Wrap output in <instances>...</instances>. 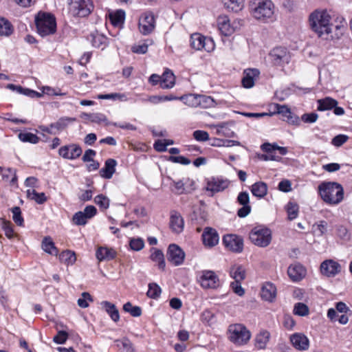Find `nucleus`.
I'll return each instance as SVG.
<instances>
[{"mask_svg": "<svg viewBox=\"0 0 352 352\" xmlns=\"http://www.w3.org/2000/svg\"><path fill=\"white\" fill-rule=\"evenodd\" d=\"M331 15L325 9H317L309 16L311 30L320 37L329 35L331 32Z\"/></svg>", "mask_w": 352, "mask_h": 352, "instance_id": "1", "label": "nucleus"}, {"mask_svg": "<svg viewBox=\"0 0 352 352\" xmlns=\"http://www.w3.org/2000/svg\"><path fill=\"white\" fill-rule=\"evenodd\" d=\"M318 192L321 199L329 205H337L344 198L343 188L337 182L321 183L318 186Z\"/></svg>", "mask_w": 352, "mask_h": 352, "instance_id": "2", "label": "nucleus"}, {"mask_svg": "<svg viewBox=\"0 0 352 352\" xmlns=\"http://www.w3.org/2000/svg\"><path fill=\"white\" fill-rule=\"evenodd\" d=\"M250 10L254 19L262 22H267L273 18L274 5L271 0H252Z\"/></svg>", "mask_w": 352, "mask_h": 352, "instance_id": "3", "label": "nucleus"}, {"mask_svg": "<svg viewBox=\"0 0 352 352\" xmlns=\"http://www.w3.org/2000/svg\"><path fill=\"white\" fill-rule=\"evenodd\" d=\"M37 32L41 36L54 34L56 31V21L54 16L50 13L38 12L35 16Z\"/></svg>", "mask_w": 352, "mask_h": 352, "instance_id": "4", "label": "nucleus"}, {"mask_svg": "<svg viewBox=\"0 0 352 352\" xmlns=\"http://www.w3.org/2000/svg\"><path fill=\"white\" fill-rule=\"evenodd\" d=\"M228 333L229 340L236 346L246 344L251 338L250 331L245 325L240 323L230 324Z\"/></svg>", "mask_w": 352, "mask_h": 352, "instance_id": "5", "label": "nucleus"}, {"mask_svg": "<svg viewBox=\"0 0 352 352\" xmlns=\"http://www.w3.org/2000/svg\"><path fill=\"white\" fill-rule=\"evenodd\" d=\"M249 238L254 245L261 248H265L271 243L272 232L264 226H256L250 232Z\"/></svg>", "mask_w": 352, "mask_h": 352, "instance_id": "6", "label": "nucleus"}, {"mask_svg": "<svg viewBox=\"0 0 352 352\" xmlns=\"http://www.w3.org/2000/svg\"><path fill=\"white\" fill-rule=\"evenodd\" d=\"M190 45L196 50H205L207 52H212L215 48L213 39L204 36L199 33L192 34L190 36Z\"/></svg>", "mask_w": 352, "mask_h": 352, "instance_id": "7", "label": "nucleus"}, {"mask_svg": "<svg viewBox=\"0 0 352 352\" xmlns=\"http://www.w3.org/2000/svg\"><path fill=\"white\" fill-rule=\"evenodd\" d=\"M94 10V4L91 0H74L71 4L69 10L74 16L85 17Z\"/></svg>", "mask_w": 352, "mask_h": 352, "instance_id": "8", "label": "nucleus"}, {"mask_svg": "<svg viewBox=\"0 0 352 352\" xmlns=\"http://www.w3.org/2000/svg\"><path fill=\"white\" fill-rule=\"evenodd\" d=\"M230 181L223 177H211L206 179V190L210 196L222 192L228 188Z\"/></svg>", "mask_w": 352, "mask_h": 352, "instance_id": "9", "label": "nucleus"}, {"mask_svg": "<svg viewBox=\"0 0 352 352\" xmlns=\"http://www.w3.org/2000/svg\"><path fill=\"white\" fill-rule=\"evenodd\" d=\"M261 149L265 152L259 156V159L263 161L275 160L278 161L280 158L279 155H276L278 153L280 155L286 154V148L278 146L276 144H271L270 143H264L261 145Z\"/></svg>", "mask_w": 352, "mask_h": 352, "instance_id": "10", "label": "nucleus"}, {"mask_svg": "<svg viewBox=\"0 0 352 352\" xmlns=\"http://www.w3.org/2000/svg\"><path fill=\"white\" fill-rule=\"evenodd\" d=\"M76 120L74 118L62 117L59 118L56 122L51 123L49 126L41 125L38 126L39 129L45 133L56 135V133L63 131L67 126Z\"/></svg>", "mask_w": 352, "mask_h": 352, "instance_id": "11", "label": "nucleus"}, {"mask_svg": "<svg viewBox=\"0 0 352 352\" xmlns=\"http://www.w3.org/2000/svg\"><path fill=\"white\" fill-rule=\"evenodd\" d=\"M225 247L234 253H241L243 250V239L234 234H226L223 237Z\"/></svg>", "mask_w": 352, "mask_h": 352, "instance_id": "12", "label": "nucleus"}, {"mask_svg": "<svg viewBox=\"0 0 352 352\" xmlns=\"http://www.w3.org/2000/svg\"><path fill=\"white\" fill-rule=\"evenodd\" d=\"M199 281L204 289H216L219 286V277L210 270L201 272Z\"/></svg>", "mask_w": 352, "mask_h": 352, "instance_id": "13", "label": "nucleus"}, {"mask_svg": "<svg viewBox=\"0 0 352 352\" xmlns=\"http://www.w3.org/2000/svg\"><path fill=\"white\" fill-rule=\"evenodd\" d=\"M82 153V148L76 144H69L60 147L58 155L65 160H74L78 158Z\"/></svg>", "mask_w": 352, "mask_h": 352, "instance_id": "14", "label": "nucleus"}, {"mask_svg": "<svg viewBox=\"0 0 352 352\" xmlns=\"http://www.w3.org/2000/svg\"><path fill=\"white\" fill-rule=\"evenodd\" d=\"M184 252L176 244H170L167 250L168 261L174 266L181 265L184 261Z\"/></svg>", "mask_w": 352, "mask_h": 352, "instance_id": "15", "label": "nucleus"}, {"mask_svg": "<svg viewBox=\"0 0 352 352\" xmlns=\"http://www.w3.org/2000/svg\"><path fill=\"white\" fill-rule=\"evenodd\" d=\"M201 241L206 248H211L219 243V236L214 228L206 227L201 234Z\"/></svg>", "mask_w": 352, "mask_h": 352, "instance_id": "16", "label": "nucleus"}, {"mask_svg": "<svg viewBox=\"0 0 352 352\" xmlns=\"http://www.w3.org/2000/svg\"><path fill=\"white\" fill-rule=\"evenodd\" d=\"M155 21L151 12L144 13L139 21V30L144 35L150 34L155 28Z\"/></svg>", "mask_w": 352, "mask_h": 352, "instance_id": "17", "label": "nucleus"}, {"mask_svg": "<svg viewBox=\"0 0 352 352\" xmlns=\"http://www.w3.org/2000/svg\"><path fill=\"white\" fill-rule=\"evenodd\" d=\"M287 275L295 283L301 281L307 275V270L302 264L295 263L287 268Z\"/></svg>", "mask_w": 352, "mask_h": 352, "instance_id": "18", "label": "nucleus"}, {"mask_svg": "<svg viewBox=\"0 0 352 352\" xmlns=\"http://www.w3.org/2000/svg\"><path fill=\"white\" fill-rule=\"evenodd\" d=\"M237 202L242 206L237 211V215L241 218L247 217L251 212L250 196L248 192H241L237 196Z\"/></svg>", "mask_w": 352, "mask_h": 352, "instance_id": "19", "label": "nucleus"}, {"mask_svg": "<svg viewBox=\"0 0 352 352\" xmlns=\"http://www.w3.org/2000/svg\"><path fill=\"white\" fill-rule=\"evenodd\" d=\"M174 189L173 192L177 195L190 192L195 189V183L188 178H184L178 181H173Z\"/></svg>", "mask_w": 352, "mask_h": 352, "instance_id": "20", "label": "nucleus"}, {"mask_svg": "<svg viewBox=\"0 0 352 352\" xmlns=\"http://www.w3.org/2000/svg\"><path fill=\"white\" fill-rule=\"evenodd\" d=\"M340 265L333 261L327 260L320 265L321 273L328 277H333L340 272Z\"/></svg>", "mask_w": 352, "mask_h": 352, "instance_id": "21", "label": "nucleus"}, {"mask_svg": "<svg viewBox=\"0 0 352 352\" xmlns=\"http://www.w3.org/2000/svg\"><path fill=\"white\" fill-rule=\"evenodd\" d=\"M170 228L175 234H179L184 230V221L179 212L173 210L170 212Z\"/></svg>", "mask_w": 352, "mask_h": 352, "instance_id": "22", "label": "nucleus"}, {"mask_svg": "<svg viewBox=\"0 0 352 352\" xmlns=\"http://www.w3.org/2000/svg\"><path fill=\"white\" fill-rule=\"evenodd\" d=\"M260 72L257 69H246L243 72V77L241 80L244 88L250 89L254 87L255 80L258 78Z\"/></svg>", "mask_w": 352, "mask_h": 352, "instance_id": "23", "label": "nucleus"}, {"mask_svg": "<svg viewBox=\"0 0 352 352\" xmlns=\"http://www.w3.org/2000/svg\"><path fill=\"white\" fill-rule=\"evenodd\" d=\"M290 341L294 347L299 351H305L309 346V339L301 333H296L290 337Z\"/></svg>", "mask_w": 352, "mask_h": 352, "instance_id": "24", "label": "nucleus"}, {"mask_svg": "<svg viewBox=\"0 0 352 352\" xmlns=\"http://www.w3.org/2000/svg\"><path fill=\"white\" fill-rule=\"evenodd\" d=\"M217 25L221 34L224 36H230L234 28L231 25L230 19L226 15L219 16L217 19Z\"/></svg>", "mask_w": 352, "mask_h": 352, "instance_id": "25", "label": "nucleus"}, {"mask_svg": "<svg viewBox=\"0 0 352 352\" xmlns=\"http://www.w3.org/2000/svg\"><path fill=\"white\" fill-rule=\"evenodd\" d=\"M270 56L274 65L283 67L286 57V49L283 47H276L271 51Z\"/></svg>", "mask_w": 352, "mask_h": 352, "instance_id": "26", "label": "nucleus"}, {"mask_svg": "<svg viewBox=\"0 0 352 352\" xmlns=\"http://www.w3.org/2000/svg\"><path fill=\"white\" fill-rule=\"evenodd\" d=\"M160 87L164 89H171L175 84V77L173 72L166 69L160 76Z\"/></svg>", "mask_w": 352, "mask_h": 352, "instance_id": "27", "label": "nucleus"}, {"mask_svg": "<svg viewBox=\"0 0 352 352\" xmlns=\"http://www.w3.org/2000/svg\"><path fill=\"white\" fill-rule=\"evenodd\" d=\"M276 295V288L274 285L270 283H265L261 292V296L263 300L268 302H272Z\"/></svg>", "mask_w": 352, "mask_h": 352, "instance_id": "28", "label": "nucleus"}, {"mask_svg": "<svg viewBox=\"0 0 352 352\" xmlns=\"http://www.w3.org/2000/svg\"><path fill=\"white\" fill-rule=\"evenodd\" d=\"M151 260L157 264L159 270L164 272L166 268V262L162 251L157 248H152L151 249Z\"/></svg>", "mask_w": 352, "mask_h": 352, "instance_id": "29", "label": "nucleus"}, {"mask_svg": "<svg viewBox=\"0 0 352 352\" xmlns=\"http://www.w3.org/2000/svg\"><path fill=\"white\" fill-rule=\"evenodd\" d=\"M117 162L114 159H108L104 163V166L100 169V175L105 179H111L116 172Z\"/></svg>", "mask_w": 352, "mask_h": 352, "instance_id": "30", "label": "nucleus"}, {"mask_svg": "<svg viewBox=\"0 0 352 352\" xmlns=\"http://www.w3.org/2000/svg\"><path fill=\"white\" fill-rule=\"evenodd\" d=\"M81 118L94 123L100 124L103 122L106 125H111V122L108 121L107 117L101 113H82Z\"/></svg>", "mask_w": 352, "mask_h": 352, "instance_id": "31", "label": "nucleus"}, {"mask_svg": "<svg viewBox=\"0 0 352 352\" xmlns=\"http://www.w3.org/2000/svg\"><path fill=\"white\" fill-rule=\"evenodd\" d=\"M90 40L92 46L103 50L108 45V38L103 34L98 33H91L90 34Z\"/></svg>", "mask_w": 352, "mask_h": 352, "instance_id": "32", "label": "nucleus"}, {"mask_svg": "<svg viewBox=\"0 0 352 352\" xmlns=\"http://www.w3.org/2000/svg\"><path fill=\"white\" fill-rule=\"evenodd\" d=\"M0 174L2 179L6 181H10L11 185L16 184L17 176L16 169L0 166Z\"/></svg>", "mask_w": 352, "mask_h": 352, "instance_id": "33", "label": "nucleus"}, {"mask_svg": "<svg viewBox=\"0 0 352 352\" xmlns=\"http://www.w3.org/2000/svg\"><path fill=\"white\" fill-rule=\"evenodd\" d=\"M101 305L105 309V311L108 314V315L113 321L116 322L119 321V311L114 304L105 300L101 302Z\"/></svg>", "mask_w": 352, "mask_h": 352, "instance_id": "34", "label": "nucleus"}, {"mask_svg": "<svg viewBox=\"0 0 352 352\" xmlns=\"http://www.w3.org/2000/svg\"><path fill=\"white\" fill-rule=\"evenodd\" d=\"M250 190L254 196L261 199L267 195V186L265 182H258L252 185Z\"/></svg>", "mask_w": 352, "mask_h": 352, "instance_id": "35", "label": "nucleus"}, {"mask_svg": "<svg viewBox=\"0 0 352 352\" xmlns=\"http://www.w3.org/2000/svg\"><path fill=\"white\" fill-rule=\"evenodd\" d=\"M270 338V333L266 330L261 331L255 337V346L260 349L266 347Z\"/></svg>", "mask_w": 352, "mask_h": 352, "instance_id": "36", "label": "nucleus"}, {"mask_svg": "<svg viewBox=\"0 0 352 352\" xmlns=\"http://www.w3.org/2000/svg\"><path fill=\"white\" fill-rule=\"evenodd\" d=\"M96 256L100 261H109L115 258L116 252L113 249L100 247L97 250Z\"/></svg>", "mask_w": 352, "mask_h": 352, "instance_id": "37", "label": "nucleus"}, {"mask_svg": "<svg viewBox=\"0 0 352 352\" xmlns=\"http://www.w3.org/2000/svg\"><path fill=\"white\" fill-rule=\"evenodd\" d=\"M230 276L236 281H242L245 278V270L241 265L235 264L230 269Z\"/></svg>", "mask_w": 352, "mask_h": 352, "instance_id": "38", "label": "nucleus"}, {"mask_svg": "<svg viewBox=\"0 0 352 352\" xmlns=\"http://www.w3.org/2000/svg\"><path fill=\"white\" fill-rule=\"evenodd\" d=\"M41 248L44 252L51 255H57L58 253V250L50 236L43 238Z\"/></svg>", "mask_w": 352, "mask_h": 352, "instance_id": "39", "label": "nucleus"}, {"mask_svg": "<svg viewBox=\"0 0 352 352\" xmlns=\"http://www.w3.org/2000/svg\"><path fill=\"white\" fill-rule=\"evenodd\" d=\"M109 19L113 26L121 27L124 22L125 12L122 10H118L109 14Z\"/></svg>", "mask_w": 352, "mask_h": 352, "instance_id": "40", "label": "nucleus"}, {"mask_svg": "<svg viewBox=\"0 0 352 352\" xmlns=\"http://www.w3.org/2000/svg\"><path fill=\"white\" fill-rule=\"evenodd\" d=\"M318 110L322 111L330 110L338 104V102L330 97H326L323 99L318 100Z\"/></svg>", "mask_w": 352, "mask_h": 352, "instance_id": "41", "label": "nucleus"}, {"mask_svg": "<svg viewBox=\"0 0 352 352\" xmlns=\"http://www.w3.org/2000/svg\"><path fill=\"white\" fill-rule=\"evenodd\" d=\"M14 31V28L10 21L4 17H0V36H9Z\"/></svg>", "mask_w": 352, "mask_h": 352, "instance_id": "42", "label": "nucleus"}, {"mask_svg": "<svg viewBox=\"0 0 352 352\" xmlns=\"http://www.w3.org/2000/svg\"><path fill=\"white\" fill-rule=\"evenodd\" d=\"M115 344L120 352H133L134 351L133 344L128 338L116 340Z\"/></svg>", "mask_w": 352, "mask_h": 352, "instance_id": "43", "label": "nucleus"}, {"mask_svg": "<svg viewBox=\"0 0 352 352\" xmlns=\"http://www.w3.org/2000/svg\"><path fill=\"white\" fill-rule=\"evenodd\" d=\"M199 94H189L179 97V100L190 107H199Z\"/></svg>", "mask_w": 352, "mask_h": 352, "instance_id": "44", "label": "nucleus"}, {"mask_svg": "<svg viewBox=\"0 0 352 352\" xmlns=\"http://www.w3.org/2000/svg\"><path fill=\"white\" fill-rule=\"evenodd\" d=\"M212 127L216 129V134L218 135H223L228 138L234 136V133L228 127V124L226 122L212 125Z\"/></svg>", "mask_w": 352, "mask_h": 352, "instance_id": "45", "label": "nucleus"}, {"mask_svg": "<svg viewBox=\"0 0 352 352\" xmlns=\"http://www.w3.org/2000/svg\"><path fill=\"white\" fill-rule=\"evenodd\" d=\"M97 98L99 100H112L122 102L127 101L128 98L124 93H111L107 94H98Z\"/></svg>", "mask_w": 352, "mask_h": 352, "instance_id": "46", "label": "nucleus"}, {"mask_svg": "<svg viewBox=\"0 0 352 352\" xmlns=\"http://www.w3.org/2000/svg\"><path fill=\"white\" fill-rule=\"evenodd\" d=\"M27 196L38 204H43L47 201V197L44 192H38L34 189H28Z\"/></svg>", "mask_w": 352, "mask_h": 352, "instance_id": "47", "label": "nucleus"}, {"mask_svg": "<svg viewBox=\"0 0 352 352\" xmlns=\"http://www.w3.org/2000/svg\"><path fill=\"white\" fill-rule=\"evenodd\" d=\"M225 7L233 12L241 10L243 8L244 0H222Z\"/></svg>", "mask_w": 352, "mask_h": 352, "instance_id": "48", "label": "nucleus"}, {"mask_svg": "<svg viewBox=\"0 0 352 352\" xmlns=\"http://www.w3.org/2000/svg\"><path fill=\"white\" fill-rule=\"evenodd\" d=\"M59 259L62 263L69 265H73L75 263L76 258L74 252L71 250H65L60 253Z\"/></svg>", "mask_w": 352, "mask_h": 352, "instance_id": "49", "label": "nucleus"}, {"mask_svg": "<svg viewBox=\"0 0 352 352\" xmlns=\"http://www.w3.org/2000/svg\"><path fill=\"white\" fill-rule=\"evenodd\" d=\"M18 137L21 142L31 144H37L40 140L36 134L27 131L19 133Z\"/></svg>", "mask_w": 352, "mask_h": 352, "instance_id": "50", "label": "nucleus"}, {"mask_svg": "<svg viewBox=\"0 0 352 352\" xmlns=\"http://www.w3.org/2000/svg\"><path fill=\"white\" fill-rule=\"evenodd\" d=\"M216 102L211 96L201 95L199 97V107L203 109H208L215 107Z\"/></svg>", "mask_w": 352, "mask_h": 352, "instance_id": "51", "label": "nucleus"}, {"mask_svg": "<svg viewBox=\"0 0 352 352\" xmlns=\"http://www.w3.org/2000/svg\"><path fill=\"white\" fill-rule=\"evenodd\" d=\"M210 144L212 146H226L230 147L234 145H239V142L234 140H223L220 138H213L210 140Z\"/></svg>", "mask_w": 352, "mask_h": 352, "instance_id": "52", "label": "nucleus"}, {"mask_svg": "<svg viewBox=\"0 0 352 352\" xmlns=\"http://www.w3.org/2000/svg\"><path fill=\"white\" fill-rule=\"evenodd\" d=\"M123 310L126 313H129L133 317H139L142 313L140 307L133 306L130 302H127L123 305Z\"/></svg>", "mask_w": 352, "mask_h": 352, "instance_id": "53", "label": "nucleus"}, {"mask_svg": "<svg viewBox=\"0 0 352 352\" xmlns=\"http://www.w3.org/2000/svg\"><path fill=\"white\" fill-rule=\"evenodd\" d=\"M161 292L160 287L157 283H152L148 284L146 295L150 298L156 299L160 296Z\"/></svg>", "mask_w": 352, "mask_h": 352, "instance_id": "54", "label": "nucleus"}, {"mask_svg": "<svg viewBox=\"0 0 352 352\" xmlns=\"http://www.w3.org/2000/svg\"><path fill=\"white\" fill-rule=\"evenodd\" d=\"M94 202L101 210H107L109 207L110 200L107 196L100 194L95 197Z\"/></svg>", "mask_w": 352, "mask_h": 352, "instance_id": "55", "label": "nucleus"}, {"mask_svg": "<svg viewBox=\"0 0 352 352\" xmlns=\"http://www.w3.org/2000/svg\"><path fill=\"white\" fill-rule=\"evenodd\" d=\"M293 312L295 315L299 316H306L309 314V309L305 304L298 302L295 304Z\"/></svg>", "mask_w": 352, "mask_h": 352, "instance_id": "56", "label": "nucleus"}, {"mask_svg": "<svg viewBox=\"0 0 352 352\" xmlns=\"http://www.w3.org/2000/svg\"><path fill=\"white\" fill-rule=\"evenodd\" d=\"M299 212V206L296 203L290 202L287 204V220L292 221L296 219Z\"/></svg>", "mask_w": 352, "mask_h": 352, "instance_id": "57", "label": "nucleus"}, {"mask_svg": "<svg viewBox=\"0 0 352 352\" xmlns=\"http://www.w3.org/2000/svg\"><path fill=\"white\" fill-rule=\"evenodd\" d=\"M152 43L151 41L146 40L142 43H138L132 47L131 50L133 53L144 54L148 51V47Z\"/></svg>", "mask_w": 352, "mask_h": 352, "instance_id": "58", "label": "nucleus"}, {"mask_svg": "<svg viewBox=\"0 0 352 352\" xmlns=\"http://www.w3.org/2000/svg\"><path fill=\"white\" fill-rule=\"evenodd\" d=\"M1 222L2 229L3 230L6 236L8 239H12L14 236V230L12 228V224L10 221H7L5 219H0Z\"/></svg>", "mask_w": 352, "mask_h": 352, "instance_id": "59", "label": "nucleus"}, {"mask_svg": "<svg viewBox=\"0 0 352 352\" xmlns=\"http://www.w3.org/2000/svg\"><path fill=\"white\" fill-rule=\"evenodd\" d=\"M12 212V219L14 223L19 226H23L24 220L21 215V210L19 206L13 207L11 209Z\"/></svg>", "mask_w": 352, "mask_h": 352, "instance_id": "60", "label": "nucleus"}, {"mask_svg": "<svg viewBox=\"0 0 352 352\" xmlns=\"http://www.w3.org/2000/svg\"><path fill=\"white\" fill-rule=\"evenodd\" d=\"M286 113V105L272 103L270 105V113L267 116H272L276 113L284 114Z\"/></svg>", "mask_w": 352, "mask_h": 352, "instance_id": "61", "label": "nucleus"}, {"mask_svg": "<svg viewBox=\"0 0 352 352\" xmlns=\"http://www.w3.org/2000/svg\"><path fill=\"white\" fill-rule=\"evenodd\" d=\"M88 221L89 220L82 211L76 212L72 217V222L76 226H85Z\"/></svg>", "mask_w": 352, "mask_h": 352, "instance_id": "62", "label": "nucleus"}, {"mask_svg": "<svg viewBox=\"0 0 352 352\" xmlns=\"http://www.w3.org/2000/svg\"><path fill=\"white\" fill-rule=\"evenodd\" d=\"M93 298L88 292H83L81 295V298L78 299V305L81 308H87L89 307V302H92Z\"/></svg>", "mask_w": 352, "mask_h": 352, "instance_id": "63", "label": "nucleus"}, {"mask_svg": "<svg viewBox=\"0 0 352 352\" xmlns=\"http://www.w3.org/2000/svg\"><path fill=\"white\" fill-rule=\"evenodd\" d=\"M130 248L134 251H140L144 247V241L142 238H132L129 241Z\"/></svg>", "mask_w": 352, "mask_h": 352, "instance_id": "64", "label": "nucleus"}]
</instances>
